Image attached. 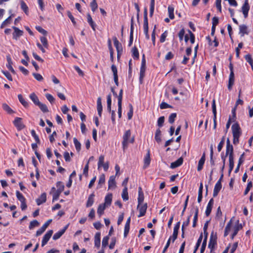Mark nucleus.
<instances>
[{
  "mask_svg": "<svg viewBox=\"0 0 253 253\" xmlns=\"http://www.w3.org/2000/svg\"><path fill=\"white\" fill-rule=\"evenodd\" d=\"M138 195L137 198L138 206L141 205L144 201V196L142 189L141 187H138Z\"/></svg>",
  "mask_w": 253,
  "mask_h": 253,
  "instance_id": "23",
  "label": "nucleus"
},
{
  "mask_svg": "<svg viewBox=\"0 0 253 253\" xmlns=\"http://www.w3.org/2000/svg\"><path fill=\"white\" fill-rule=\"evenodd\" d=\"M147 208L148 206L147 203H145L143 205L141 204V205L139 206V207L138 205L137 208L139 211V214L137 215V216L138 217H140L145 215Z\"/></svg>",
  "mask_w": 253,
  "mask_h": 253,
  "instance_id": "12",
  "label": "nucleus"
},
{
  "mask_svg": "<svg viewBox=\"0 0 253 253\" xmlns=\"http://www.w3.org/2000/svg\"><path fill=\"white\" fill-rule=\"evenodd\" d=\"M57 191L62 192L64 189V185L61 181H58L56 183Z\"/></svg>",
  "mask_w": 253,
  "mask_h": 253,
  "instance_id": "51",
  "label": "nucleus"
},
{
  "mask_svg": "<svg viewBox=\"0 0 253 253\" xmlns=\"http://www.w3.org/2000/svg\"><path fill=\"white\" fill-rule=\"evenodd\" d=\"M232 221L231 219L227 223L224 230V236L226 237L228 234L230 230V228L231 227Z\"/></svg>",
  "mask_w": 253,
  "mask_h": 253,
  "instance_id": "43",
  "label": "nucleus"
},
{
  "mask_svg": "<svg viewBox=\"0 0 253 253\" xmlns=\"http://www.w3.org/2000/svg\"><path fill=\"white\" fill-rule=\"evenodd\" d=\"M46 201V194L45 192L42 193L41 196L36 200V203L38 206H40L45 203Z\"/></svg>",
  "mask_w": 253,
  "mask_h": 253,
  "instance_id": "21",
  "label": "nucleus"
},
{
  "mask_svg": "<svg viewBox=\"0 0 253 253\" xmlns=\"http://www.w3.org/2000/svg\"><path fill=\"white\" fill-rule=\"evenodd\" d=\"M109 239V236H106L103 237L102 242V248H105L108 245Z\"/></svg>",
  "mask_w": 253,
  "mask_h": 253,
  "instance_id": "59",
  "label": "nucleus"
},
{
  "mask_svg": "<svg viewBox=\"0 0 253 253\" xmlns=\"http://www.w3.org/2000/svg\"><path fill=\"white\" fill-rule=\"evenodd\" d=\"M53 234V230H48L43 236L42 241V247L44 246L49 240Z\"/></svg>",
  "mask_w": 253,
  "mask_h": 253,
  "instance_id": "13",
  "label": "nucleus"
},
{
  "mask_svg": "<svg viewBox=\"0 0 253 253\" xmlns=\"http://www.w3.org/2000/svg\"><path fill=\"white\" fill-rule=\"evenodd\" d=\"M161 131L160 129L159 128L157 129L155 135V139L158 143L161 142Z\"/></svg>",
  "mask_w": 253,
  "mask_h": 253,
  "instance_id": "34",
  "label": "nucleus"
},
{
  "mask_svg": "<svg viewBox=\"0 0 253 253\" xmlns=\"http://www.w3.org/2000/svg\"><path fill=\"white\" fill-rule=\"evenodd\" d=\"M151 162V158H150V150H147V153H146V155L144 156V159H143V169H145L147 168Z\"/></svg>",
  "mask_w": 253,
  "mask_h": 253,
  "instance_id": "15",
  "label": "nucleus"
},
{
  "mask_svg": "<svg viewBox=\"0 0 253 253\" xmlns=\"http://www.w3.org/2000/svg\"><path fill=\"white\" fill-rule=\"evenodd\" d=\"M129 111L127 112V118L128 120H131L132 118L133 114V108L131 104H129L128 105Z\"/></svg>",
  "mask_w": 253,
  "mask_h": 253,
  "instance_id": "44",
  "label": "nucleus"
},
{
  "mask_svg": "<svg viewBox=\"0 0 253 253\" xmlns=\"http://www.w3.org/2000/svg\"><path fill=\"white\" fill-rule=\"evenodd\" d=\"M239 34L243 37L245 35H248V27L246 25L243 24L239 26Z\"/></svg>",
  "mask_w": 253,
  "mask_h": 253,
  "instance_id": "25",
  "label": "nucleus"
},
{
  "mask_svg": "<svg viewBox=\"0 0 253 253\" xmlns=\"http://www.w3.org/2000/svg\"><path fill=\"white\" fill-rule=\"evenodd\" d=\"M183 162V159L182 157H181L175 162L171 163L170 164V168L172 169L177 168L182 165Z\"/></svg>",
  "mask_w": 253,
  "mask_h": 253,
  "instance_id": "22",
  "label": "nucleus"
},
{
  "mask_svg": "<svg viewBox=\"0 0 253 253\" xmlns=\"http://www.w3.org/2000/svg\"><path fill=\"white\" fill-rule=\"evenodd\" d=\"M168 31H165L162 34L160 39V42L161 43H163L165 42L166 37L168 36Z\"/></svg>",
  "mask_w": 253,
  "mask_h": 253,
  "instance_id": "60",
  "label": "nucleus"
},
{
  "mask_svg": "<svg viewBox=\"0 0 253 253\" xmlns=\"http://www.w3.org/2000/svg\"><path fill=\"white\" fill-rule=\"evenodd\" d=\"M168 10L169 18L170 19H173L174 18V7L172 5H169Z\"/></svg>",
  "mask_w": 253,
  "mask_h": 253,
  "instance_id": "42",
  "label": "nucleus"
},
{
  "mask_svg": "<svg viewBox=\"0 0 253 253\" xmlns=\"http://www.w3.org/2000/svg\"><path fill=\"white\" fill-rule=\"evenodd\" d=\"M18 98L19 99V102L25 108H27L29 107V103L25 100V98H24L22 94H18Z\"/></svg>",
  "mask_w": 253,
  "mask_h": 253,
  "instance_id": "30",
  "label": "nucleus"
},
{
  "mask_svg": "<svg viewBox=\"0 0 253 253\" xmlns=\"http://www.w3.org/2000/svg\"><path fill=\"white\" fill-rule=\"evenodd\" d=\"M132 53V57L134 59H139V54L138 52V50L136 46H134L132 47L131 49Z\"/></svg>",
  "mask_w": 253,
  "mask_h": 253,
  "instance_id": "32",
  "label": "nucleus"
},
{
  "mask_svg": "<svg viewBox=\"0 0 253 253\" xmlns=\"http://www.w3.org/2000/svg\"><path fill=\"white\" fill-rule=\"evenodd\" d=\"M94 197L95 194L94 192L89 195L86 203V207L87 208L90 207L92 206L94 202Z\"/></svg>",
  "mask_w": 253,
  "mask_h": 253,
  "instance_id": "26",
  "label": "nucleus"
},
{
  "mask_svg": "<svg viewBox=\"0 0 253 253\" xmlns=\"http://www.w3.org/2000/svg\"><path fill=\"white\" fill-rule=\"evenodd\" d=\"M113 40L114 42V46L116 48L117 52H123V49L122 45L118 40L117 38L116 37H114L113 38Z\"/></svg>",
  "mask_w": 253,
  "mask_h": 253,
  "instance_id": "19",
  "label": "nucleus"
},
{
  "mask_svg": "<svg viewBox=\"0 0 253 253\" xmlns=\"http://www.w3.org/2000/svg\"><path fill=\"white\" fill-rule=\"evenodd\" d=\"M176 116L177 114L176 113H171L169 117V122L172 124L174 122Z\"/></svg>",
  "mask_w": 253,
  "mask_h": 253,
  "instance_id": "53",
  "label": "nucleus"
},
{
  "mask_svg": "<svg viewBox=\"0 0 253 253\" xmlns=\"http://www.w3.org/2000/svg\"><path fill=\"white\" fill-rule=\"evenodd\" d=\"M3 109L7 112V113L11 114L13 113V111L11 108L6 103H3L2 105Z\"/></svg>",
  "mask_w": 253,
  "mask_h": 253,
  "instance_id": "48",
  "label": "nucleus"
},
{
  "mask_svg": "<svg viewBox=\"0 0 253 253\" xmlns=\"http://www.w3.org/2000/svg\"><path fill=\"white\" fill-rule=\"evenodd\" d=\"M202 239H203V233H201L198 240H197V242L196 244V245L195 246V248H194V250L193 251V253H196V252L197 251L198 249H199L200 245H201V242L202 241Z\"/></svg>",
  "mask_w": 253,
  "mask_h": 253,
  "instance_id": "36",
  "label": "nucleus"
},
{
  "mask_svg": "<svg viewBox=\"0 0 253 253\" xmlns=\"http://www.w3.org/2000/svg\"><path fill=\"white\" fill-rule=\"evenodd\" d=\"M160 108L161 109H165L167 108H172L173 107L165 102H162L160 105Z\"/></svg>",
  "mask_w": 253,
  "mask_h": 253,
  "instance_id": "58",
  "label": "nucleus"
},
{
  "mask_svg": "<svg viewBox=\"0 0 253 253\" xmlns=\"http://www.w3.org/2000/svg\"><path fill=\"white\" fill-rule=\"evenodd\" d=\"M185 35V30L183 28L180 30V31L179 32L178 34V36L179 37V41L182 42L183 40V37H184Z\"/></svg>",
  "mask_w": 253,
  "mask_h": 253,
  "instance_id": "61",
  "label": "nucleus"
},
{
  "mask_svg": "<svg viewBox=\"0 0 253 253\" xmlns=\"http://www.w3.org/2000/svg\"><path fill=\"white\" fill-rule=\"evenodd\" d=\"M223 177V174H221L219 179L218 180L214 186L213 192V196L214 197H216L218 195L222 188L221 181L222 180Z\"/></svg>",
  "mask_w": 253,
  "mask_h": 253,
  "instance_id": "6",
  "label": "nucleus"
},
{
  "mask_svg": "<svg viewBox=\"0 0 253 253\" xmlns=\"http://www.w3.org/2000/svg\"><path fill=\"white\" fill-rule=\"evenodd\" d=\"M20 6L21 9L24 11V12L27 15H29V8L27 6V4L23 1H20Z\"/></svg>",
  "mask_w": 253,
  "mask_h": 253,
  "instance_id": "33",
  "label": "nucleus"
},
{
  "mask_svg": "<svg viewBox=\"0 0 253 253\" xmlns=\"http://www.w3.org/2000/svg\"><path fill=\"white\" fill-rule=\"evenodd\" d=\"M29 97L34 103V104L36 106H37L41 102L38 96L34 92L31 93L29 95Z\"/></svg>",
  "mask_w": 253,
  "mask_h": 253,
  "instance_id": "29",
  "label": "nucleus"
},
{
  "mask_svg": "<svg viewBox=\"0 0 253 253\" xmlns=\"http://www.w3.org/2000/svg\"><path fill=\"white\" fill-rule=\"evenodd\" d=\"M87 21L91 28L93 31H95V28L96 26V24L95 22L93 21L92 18L91 17V16L89 13H88L87 14Z\"/></svg>",
  "mask_w": 253,
  "mask_h": 253,
  "instance_id": "28",
  "label": "nucleus"
},
{
  "mask_svg": "<svg viewBox=\"0 0 253 253\" xmlns=\"http://www.w3.org/2000/svg\"><path fill=\"white\" fill-rule=\"evenodd\" d=\"M228 155L229 156V158H234L233 147L230 143L229 138L227 139L226 146V156Z\"/></svg>",
  "mask_w": 253,
  "mask_h": 253,
  "instance_id": "7",
  "label": "nucleus"
},
{
  "mask_svg": "<svg viewBox=\"0 0 253 253\" xmlns=\"http://www.w3.org/2000/svg\"><path fill=\"white\" fill-rule=\"evenodd\" d=\"M131 136V131L130 129L126 130L123 136L122 148L124 151L127 148L128 143H133L134 142V137H132L130 140L129 138Z\"/></svg>",
  "mask_w": 253,
  "mask_h": 253,
  "instance_id": "2",
  "label": "nucleus"
},
{
  "mask_svg": "<svg viewBox=\"0 0 253 253\" xmlns=\"http://www.w3.org/2000/svg\"><path fill=\"white\" fill-rule=\"evenodd\" d=\"M100 232H97L94 236V246L97 248H99L100 246Z\"/></svg>",
  "mask_w": 253,
  "mask_h": 253,
  "instance_id": "31",
  "label": "nucleus"
},
{
  "mask_svg": "<svg viewBox=\"0 0 253 253\" xmlns=\"http://www.w3.org/2000/svg\"><path fill=\"white\" fill-rule=\"evenodd\" d=\"M217 235L212 231L210 236V241L208 244V248L211 250V253L214 252L215 246L217 244Z\"/></svg>",
  "mask_w": 253,
  "mask_h": 253,
  "instance_id": "4",
  "label": "nucleus"
},
{
  "mask_svg": "<svg viewBox=\"0 0 253 253\" xmlns=\"http://www.w3.org/2000/svg\"><path fill=\"white\" fill-rule=\"evenodd\" d=\"M44 36L41 37L40 38V41L42 44L44 48H47L49 45L46 38Z\"/></svg>",
  "mask_w": 253,
  "mask_h": 253,
  "instance_id": "45",
  "label": "nucleus"
},
{
  "mask_svg": "<svg viewBox=\"0 0 253 253\" xmlns=\"http://www.w3.org/2000/svg\"><path fill=\"white\" fill-rule=\"evenodd\" d=\"M243 46V42H240L238 46L236 48L235 51H236V56L237 58H239L240 57V49H241Z\"/></svg>",
  "mask_w": 253,
  "mask_h": 253,
  "instance_id": "50",
  "label": "nucleus"
},
{
  "mask_svg": "<svg viewBox=\"0 0 253 253\" xmlns=\"http://www.w3.org/2000/svg\"><path fill=\"white\" fill-rule=\"evenodd\" d=\"M74 143L77 152H80L81 149V144L76 138L73 139Z\"/></svg>",
  "mask_w": 253,
  "mask_h": 253,
  "instance_id": "47",
  "label": "nucleus"
},
{
  "mask_svg": "<svg viewBox=\"0 0 253 253\" xmlns=\"http://www.w3.org/2000/svg\"><path fill=\"white\" fill-rule=\"evenodd\" d=\"M45 97H46V99L49 101V102L51 104H52L54 103V102L55 101V98L53 97V96L51 94L47 93L45 94Z\"/></svg>",
  "mask_w": 253,
  "mask_h": 253,
  "instance_id": "64",
  "label": "nucleus"
},
{
  "mask_svg": "<svg viewBox=\"0 0 253 253\" xmlns=\"http://www.w3.org/2000/svg\"><path fill=\"white\" fill-rule=\"evenodd\" d=\"M16 196L17 199L20 202L26 201V198L18 190L16 191Z\"/></svg>",
  "mask_w": 253,
  "mask_h": 253,
  "instance_id": "49",
  "label": "nucleus"
},
{
  "mask_svg": "<svg viewBox=\"0 0 253 253\" xmlns=\"http://www.w3.org/2000/svg\"><path fill=\"white\" fill-rule=\"evenodd\" d=\"M105 181V176L104 174H102L100 175L99 180L98 182V185H101L104 184Z\"/></svg>",
  "mask_w": 253,
  "mask_h": 253,
  "instance_id": "63",
  "label": "nucleus"
},
{
  "mask_svg": "<svg viewBox=\"0 0 253 253\" xmlns=\"http://www.w3.org/2000/svg\"><path fill=\"white\" fill-rule=\"evenodd\" d=\"M144 33L147 40H149L150 37L148 34V20L147 17V8L145 7L144 9V22H143Z\"/></svg>",
  "mask_w": 253,
  "mask_h": 253,
  "instance_id": "3",
  "label": "nucleus"
},
{
  "mask_svg": "<svg viewBox=\"0 0 253 253\" xmlns=\"http://www.w3.org/2000/svg\"><path fill=\"white\" fill-rule=\"evenodd\" d=\"M39 225V222L37 220H34L32 221L29 226V228L31 230L34 227L38 226Z\"/></svg>",
  "mask_w": 253,
  "mask_h": 253,
  "instance_id": "56",
  "label": "nucleus"
},
{
  "mask_svg": "<svg viewBox=\"0 0 253 253\" xmlns=\"http://www.w3.org/2000/svg\"><path fill=\"white\" fill-rule=\"evenodd\" d=\"M35 28L39 32L42 34L44 36L47 35V32L45 30L43 29L42 27L40 26H36Z\"/></svg>",
  "mask_w": 253,
  "mask_h": 253,
  "instance_id": "57",
  "label": "nucleus"
},
{
  "mask_svg": "<svg viewBox=\"0 0 253 253\" xmlns=\"http://www.w3.org/2000/svg\"><path fill=\"white\" fill-rule=\"evenodd\" d=\"M244 58L246 61L249 63V64L251 65L252 69L253 71V59L251 54H248L244 56Z\"/></svg>",
  "mask_w": 253,
  "mask_h": 253,
  "instance_id": "38",
  "label": "nucleus"
},
{
  "mask_svg": "<svg viewBox=\"0 0 253 253\" xmlns=\"http://www.w3.org/2000/svg\"><path fill=\"white\" fill-rule=\"evenodd\" d=\"M252 187H253L252 181L248 180L247 186L246 188L244 191L245 195H247L249 193V192L250 191V189L252 188Z\"/></svg>",
  "mask_w": 253,
  "mask_h": 253,
  "instance_id": "55",
  "label": "nucleus"
},
{
  "mask_svg": "<svg viewBox=\"0 0 253 253\" xmlns=\"http://www.w3.org/2000/svg\"><path fill=\"white\" fill-rule=\"evenodd\" d=\"M122 198L124 201H126L128 200L129 197L127 188H123L122 193Z\"/></svg>",
  "mask_w": 253,
  "mask_h": 253,
  "instance_id": "41",
  "label": "nucleus"
},
{
  "mask_svg": "<svg viewBox=\"0 0 253 253\" xmlns=\"http://www.w3.org/2000/svg\"><path fill=\"white\" fill-rule=\"evenodd\" d=\"M106 208L105 204H100L97 209V214L100 216L104 213V211Z\"/></svg>",
  "mask_w": 253,
  "mask_h": 253,
  "instance_id": "40",
  "label": "nucleus"
},
{
  "mask_svg": "<svg viewBox=\"0 0 253 253\" xmlns=\"http://www.w3.org/2000/svg\"><path fill=\"white\" fill-rule=\"evenodd\" d=\"M68 225H66L63 229L60 230L57 232L55 233L53 236L52 239L53 240H56L59 239L62 235L65 233L67 229L68 228Z\"/></svg>",
  "mask_w": 253,
  "mask_h": 253,
  "instance_id": "16",
  "label": "nucleus"
},
{
  "mask_svg": "<svg viewBox=\"0 0 253 253\" xmlns=\"http://www.w3.org/2000/svg\"><path fill=\"white\" fill-rule=\"evenodd\" d=\"M229 68L230 73L229 77L228 88L230 90L234 84V73L233 70V65L231 62H230L229 64Z\"/></svg>",
  "mask_w": 253,
  "mask_h": 253,
  "instance_id": "5",
  "label": "nucleus"
},
{
  "mask_svg": "<svg viewBox=\"0 0 253 253\" xmlns=\"http://www.w3.org/2000/svg\"><path fill=\"white\" fill-rule=\"evenodd\" d=\"M14 16L13 14H12L11 15H10L7 18H6L5 20H4L1 25H0V28L2 29L5 26L10 24L11 21V18Z\"/></svg>",
  "mask_w": 253,
  "mask_h": 253,
  "instance_id": "35",
  "label": "nucleus"
},
{
  "mask_svg": "<svg viewBox=\"0 0 253 253\" xmlns=\"http://www.w3.org/2000/svg\"><path fill=\"white\" fill-rule=\"evenodd\" d=\"M213 147H212V146L211 145L210 147V163L212 166H213L215 165L214 161L213 160Z\"/></svg>",
  "mask_w": 253,
  "mask_h": 253,
  "instance_id": "54",
  "label": "nucleus"
},
{
  "mask_svg": "<svg viewBox=\"0 0 253 253\" xmlns=\"http://www.w3.org/2000/svg\"><path fill=\"white\" fill-rule=\"evenodd\" d=\"M12 28L14 30V32L12 34L13 39L17 40L20 37L23 35V31L19 29L15 26H12Z\"/></svg>",
  "mask_w": 253,
  "mask_h": 253,
  "instance_id": "14",
  "label": "nucleus"
},
{
  "mask_svg": "<svg viewBox=\"0 0 253 253\" xmlns=\"http://www.w3.org/2000/svg\"><path fill=\"white\" fill-rule=\"evenodd\" d=\"M205 160H206V156H205V153H203V155L202 156L201 159H200V160L199 161V162H198V167H197V170L198 171H201L203 169L204 165L205 162Z\"/></svg>",
  "mask_w": 253,
  "mask_h": 253,
  "instance_id": "24",
  "label": "nucleus"
},
{
  "mask_svg": "<svg viewBox=\"0 0 253 253\" xmlns=\"http://www.w3.org/2000/svg\"><path fill=\"white\" fill-rule=\"evenodd\" d=\"M112 200V194H108L105 197V203L103 204H105V206H110L111 204Z\"/></svg>",
  "mask_w": 253,
  "mask_h": 253,
  "instance_id": "37",
  "label": "nucleus"
},
{
  "mask_svg": "<svg viewBox=\"0 0 253 253\" xmlns=\"http://www.w3.org/2000/svg\"><path fill=\"white\" fill-rule=\"evenodd\" d=\"M116 186L115 176L112 175L110 177L108 180V189L114 188Z\"/></svg>",
  "mask_w": 253,
  "mask_h": 253,
  "instance_id": "27",
  "label": "nucleus"
},
{
  "mask_svg": "<svg viewBox=\"0 0 253 253\" xmlns=\"http://www.w3.org/2000/svg\"><path fill=\"white\" fill-rule=\"evenodd\" d=\"M104 155H100L99 157V160L98 162V169H99L101 167H103L104 171H106L108 170L109 169V162H107L106 163H104Z\"/></svg>",
  "mask_w": 253,
  "mask_h": 253,
  "instance_id": "8",
  "label": "nucleus"
},
{
  "mask_svg": "<svg viewBox=\"0 0 253 253\" xmlns=\"http://www.w3.org/2000/svg\"><path fill=\"white\" fill-rule=\"evenodd\" d=\"M250 6L249 3V0H245V2L242 6V12L245 18H247Z\"/></svg>",
  "mask_w": 253,
  "mask_h": 253,
  "instance_id": "10",
  "label": "nucleus"
},
{
  "mask_svg": "<svg viewBox=\"0 0 253 253\" xmlns=\"http://www.w3.org/2000/svg\"><path fill=\"white\" fill-rule=\"evenodd\" d=\"M123 89H121L119 92V102H118V116L119 118L122 117V100H123Z\"/></svg>",
  "mask_w": 253,
  "mask_h": 253,
  "instance_id": "11",
  "label": "nucleus"
},
{
  "mask_svg": "<svg viewBox=\"0 0 253 253\" xmlns=\"http://www.w3.org/2000/svg\"><path fill=\"white\" fill-rule=\"evenodd\" d=\"M13 123L18 130H21L25 127V126L22 122V119L21 118L16 117Z\"/></svg>",
  "mask_w": 253,
  "mask_h": 253,
  "instance_id": "9",
  "label": "nucleus"
},
{
  "mask_svg": "<svg viewBox=\"0 0 253 253\" xmlns=\"http://www.w3.org/2000/svg\"><path fill=\"white\" fill-rule=\"evenodd\" d=\"M165 121V117L164 116L160 117L159 118L157 122V125L159 127H162L163 126Z\"/></svg>",
  "mask_w": 253,
  "mask_h": 253,
  "instance_id": "62",
  "label": "nucleus"
},
{
  "mask_svg": "<svg viewBox=\"0 0 253 253\" xmlns=\"http://www.w3.org/2000/svg\"><path fill=\"white\" fill-rule=\"evenodd\" d=\"M198 212H199V209L198 207H196L195 210V212L193 218V227H195L197 225V222L198 221Z\"/></svg>",
  "mask_w": 253,
  "mask_h": 253,
  "instance_id": "39",
  "label": "nucleus"
},
{
  "mask_svg": "<svg viewBox=\"0 0 253 253\" xmlns=\"http://www.w3.org/2000/svg\"><path fill=\"white\" fill-rule=\"evenodd\" d=\"M90 6L91 7V10L93 12H94L97 9L98 5L96 0H92V1L90 2Z\"/></svg>",
  "mask_w": 253,
  "mask_h": 253,
  "instance_id": "52",
  "label": "nucleus"
},
{
  "mask_svg": "<svg viewBox=\"0 0 253 253\" xmlns=\"http://www.w3.org/2000/svg\"><path fill=\"white\" fill-rule=\"evenodd\" d=\"M6 60H7V64H6V66L7 68L13 74H15V72L13 68L12 67V61L11 59V58L10 56V55H8L6 56Z\"/></svg>",
  "mask_w": 253,
  "mask_h": 253,
  "instance_id": "17",
  "label": "nucleus"
},
{
  "mask_svg": "<svg viewBox=\"0 0 253 253\" xmlns=\"http://www.w3.org/2000/svg\"><path fill=\"white\" fill-rule=\"evenodd\" d=\"M242 228V225L239 223V221L237 220L236 224L234 226V231L231 235V239H233L235 236L237 234L238 231Z\"/></svg>",
  "mask_w": 253,
  "mask_h": 253,
  "instance_id": "20",
  "label": "nucleus"
},
{
  "mask_svg": "<svg viewBox=\"0 0 253 253\" xmlns=\"http://www.w3.org/2000/svg\"><path fill=\"white\" fill-rule=\"evenodd\" d=\"M233 136V143L236 145L239 143V138L242 134L241 128L238 122L233 124L231 126Z\"/></svg>",
  "mask_w": 253,
  "mask_h": 253,
  "instance_id": "1",
  "label": "nucleus"
},
{
  "mask_svg": "<svg viewBox=\"0 0 253 253\" xmlns=\"http://www.w3.org/2000/svg\"><path fill=\"white\" fill-rule=\"evenodd\" d=\"M214 200L213 198H211L210 200L208 205L206 208V210L205 211V214L207 216H208L210 215V214L211 213L212 208L213 205Z\"/></svg>",
  "mask_w": 253,
  "mask_h": 253,
  "instance_id": "18",
  "label": "nucleus"
},
{
  "mask_svg": "<svg viewBox=\"0 0 253 253\" xmlns=\"http://www.w3.org/2000/svg\"><path fill=\"white\" fill-rule=\"evenodd\" d=\"M37 106H39L42 112L46 113L48 112V108L45 104H43L40 102Z\"/></svg>",
  "mask_w": 253,
  "mask_h": 253,
  "instance_id": "46",
  "label": "nucleus"
}]
</instances>
